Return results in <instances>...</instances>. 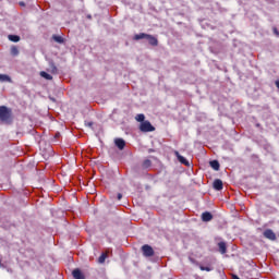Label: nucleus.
Returning <instances> with one entry per match:
<instances>
[{
  "label": "nucleus",
  "instance_id": "9",
  "mask_svg": "<svg viewBox=\"0 0 279 279\" xmlns=\"http://www.w3.org/2000/svg\"><path fill=\"white\" fill-rule=\"evenodd\" d=\"M114 143H116V146L118 147V149H125V140L116 138Z\"/></svg>",
  "mask_w": 279,
  "mask_h": 279
},
{
  "label": "nucleus",
  "instance_id": "8",
  "mask_svg": "<svg viewBox=\"0 0 279 279\" xmlns=\"http://www.w3.org/2000/svg\"><path fill=\"white\" fill-rule=\"evenodd\" d=\"M146 40H148L149 45H151V47H158V38H156L153 35H147Z\"/></svg>",
  "mask_w": 279,
  "mask_h": 279
},
{
  "label": "nucleus",
  "instance_id": "12",
  "mask_svg": "<svg viewBox=\"0 0 279 279\" xmlns=\"http://www.w3.org/2000/svg\"><path fill=\"white\" fill-rule=\"evenodd\" d=\"M209 165H210L211 169H214V171H219V169L221 167V165H219V162L217 160H211L209 162Z\"/></svg>",
  "mask_w": 279,
  "mask_h": 279
},
{
  "label": "nucleus",
  "instance_id": "27",
  "mask_svg": "<svg viewBox=\"0 0 279 279\" xmlns=\"http://www.w3.org/2000/svg\"><path fill=\"white\" fill-rule=\"evenodd\" d=\"M54 138H60V133H56Z\"/></svg>",
  "mask_w": 279,
  "mask_h": 279
},
{
  "label": "nucleus",
  "instance_id": "29",
  "mask_svg": "<svg viewBox=\"0 0 279 279\" xmlns=\"http://www.w3.org/2000/svg\"><path fill=\"white\" fill-rule=\"evenodd\" d=\"M276 86H277V88L279 89V81H276Z\"/></svg>",
  "mask_w": 279,
  "mask_h": 279
},
{
  "label": "nucleus",
  "instance_id": "17",
  "mask_svg": "<svg viewBox=\"0 0 279 279\" xmlns=\"http://www.w3.org/2000/svg\"><path fill=\"white\" fill-rule=\"evenodd\" d=\"M106 258H108V254L107 253H102L99 258H98V263L100 265H102V263H106Z\"/></svg>",
  "mask_w": 279,
  "mask_h": 279
},
{
  "label": "nucleus",
  "instance_id": "4",
  "mask_svg": "<svg viewBox=\"0 0 279 279\" xmlns=\"http://www.w3.org/2000/svg\"><path fill=\"white\" fill-rule=\"evenodd\" d=\"M174 156L178 158L179 162H181V165H184L185 167H189L191 163L189 162V160H186V158H184L182 155H180V151L174 150Z\"/></svg>",
  "mask_w": 279,
  "mask_h": 279
},
{
  "label": "nucleus",
  "instance_id": "3",
  "mask_svg": "<svg viewBox=\"0 0 279 279\" xmlns=\"http://www.w3.org/2000/svg\"><path fill=\"white\" fill-rule=\"evenodd\" d=\"M142 254L146 258H149V257L154 256V254H155L154 247H151V245H149V244H144L142 246Z\"/></svg>",
  "mask_w": 279,
  "mask_h": 279
},
{
  "label": "nucleus",
  "instance_id": "28",
  "mask_svg": "<svg viewBox=\"0 0 279 279\" xmlns=\"http://www.w3.org/2000/svg\"><path fill=\"white\" fill-rule=\"evenodd\" d=\"M88 128H93V122L87 123Z\"/></svg>",
  "mask_w": 279,
  "mask_h": 279
},
{
  "label": "nucleus",
  "instance_id": "2",
  "mask_svg": "<svg viewBox=\"0 0 279 279\" xmlns=\"http://www.w3.org/2000/svg\"><path fill=\"white\" fill-rule=\"evenodd\" d=\"M140 130L142 132H156V128L147 120L140 124Z\"/></svg>",
  "mask_w": 279,
  "mask_h": 279
},
{
  "label": "nucleus",
  "instance_id": "11",
  "mask_svg": "<svg viewBox=\"0 0 279 279\" xmlns=\"http://www.w3.org/2000/svg\"><path fill=\"white\" fill-rule=\"evenodd\" d=\"M218 247H219L220 254H226V252H228V247L226 246V242H219Z\"/></svg>",
  "mask_w": 279,
  "mask_h": 279
},
{
  "label": "nucleus",
  "instance_id": "21",
  "mask_svg": "<svg viewBox=\"0 0 279 279\" xmlns=\"http://www.w3.org/2000/svg\"><path fill=\"white\" fill-rule=\"evenodd\" d=\"M49 66L51 69V73H58V68L56 66V63H53V61L49 63Z\"/></svg>",
  "mask_w": 279,
  "mask_h": 279
},
{
  "label": "nucleus",
  "instance_id": "5",
  "mask_svg": "<svg viewBox=\"0 0 279 279\" xmlns=\"http://www.w3.org/2000/svg\"><path fill=\"white\" fill-rule=\"evenodd\" d=\"M264 236H265V239H268L269 241H276V234H275L274 230H271V229H266L264 231Z\"/></svg>",
  "mask_w": 279,
  "mask_h": 279
},
{
  "label": "nucleus",
  "instance_id": "1",
  "mask_svg": "<svg viewBox=\"0 0 279 279\" xmlns=\"http://www.w3.org/2000/svg\"><path fill=\"white\" fill-rule=\"evenodd\" d=\"M0 121L2 123H12V109L0 106Z\"/></svg>",
  "mask_w": 279,
  "mask_h": 279
},
{
  "label": "nucleus",
  "instance_id": "26",
  "mask_svg": "<svg viewBox=\"0 0 279 279\" xmlns=\"http://www.w3.org/2000/svg\"><path fill=\"white\" fill-rule=\"evenodd\" d=\"M191 263H194L195 265H199L197 262H195V259L190 258Z\"/></svg>",
  "mask_w": 279,
  "mask_h": 279
},
{
  "label": "nucleus",
  "instance_id": "14",
  "mask_svg": "<svg viewBox=\"0 0 279 279\" xmlns=\"http://www.w3.org/2000/svg\"><path fill=\"white\" fill-rule=\"evenodd\" d=\"M8 39L11 40V43H19L21 37L19 35H9Z\"/></svg>",
  "mask_w": 279,
  "mask_h": 279
},
{
  "label": "nucleus",
  "instance_id": "15",
  "mask_svg": "<svg viewBox=\"0 0 279 279\" xmlns=\"http://www.w3.org/2000/svg\"><path fill=\"white\" fill-rule=\"evenodd\" d=\"M52 40L54 43H59V45H62V43H64V38H62V36H58V35H53Z\"/></svg>",
  "mask_w": 279,
  "mask_h": 279
},
{
  "label": "nucleus",
  "instance_id": "6",
  "mask_svg": "<svg viewBox=\"0 0 279 279\" xmlns=\"http://www.w3.org/2000/svg\"><path fill=\"white\" fill-rule=\"evenodd\" d=\"M215 191H223V181L216 179L213 183Z\"/></svg>",
  "mask_w": 279,
  "mask_h": 279
},
{
  "label": "nucleus",
  "instance_id": "16",
  "mask_svg": "<svg viewBox=\"0 0 279 279\" xmlns=\"http://www.w3.org/2000/svg\"><path fill=\"white\" fill-rule=\"evenodd\" d=\"M40 76L44 77V80H53V76H51V74H49L45 71L40 72Z\"/></svg>",
  "mask_w": 279,
  "mask_h": 279
},
{
  "label": "nucleus",
  "instance_id": "19",
  "mask_svg": "<svg viewBox=\"0 0 279 279\" xmlns=\"http://www.w3.org/2000/svg\"><path fill=\"white\" fill-rule=\"evenodd\" d=\"M135 120H136L138 123L145 122V114L138 113V114L135 117Z\"/></svg>",
  "mask_w": 279,
  "mask_h": 279
},
{
  "label": "nucleus",
  "instance_id": "18",
  "mask_svg": "<svg viewBox=\"0 0 279 279\" xmlns=\"http://www.w3.org/2000/svg\"><path fill=\"white\" fill-rule=\"evenodd\" d=\"M19 53H20L19 47L12 46L11 47V56L16 57V56H19Z\"/></svg>",
  "mask_w": 279,
  "mask_h": 279
},
{
  "label": "nucleus",
  "instance_id": "20",
  "mask_svg": "<svg viewBox=\"0 0 279 279\" xmlns=\"http://www.w3.org/2000/svg\"><path fill=\"white\" fill-rule=\"evenodd\" d=\"M149 167H151V160L146 159L143 161V168L144 169H149Z\"/></svg>",
  "mask_w": 279,
  "mask_h": 279
},
{
  "label": "nucleus",
  "instance_id": "24",
  "mask_svg": "<svg viewBox=\"0 0 279 279\" xmlns=\"http://www.w3.org/2000/svg\"><path fill=\"white\" fill-rule=\"evenodd\" d=\"M272 32H274V34H276V35L278 36V38H279V31H278V28H277V27H274V28H272Z\"/></svg>",
  "mask_w": 279,
  "mask_h": 279
},
{
  "label": "nucleus",
  "instance_id": "23",
  "mask_svg": "<svg viewBox=\"0 0 279 279\" xmlns=\"http://www.w3.org/2000/svg\"><path fill=\"white\" fill-rule=\"evenodd\" d=\"M10 76L5 74H0V82H10Z\"/></svg>",
  "mask_w": 279,
  "mask_h": 279
},
{
  "label": "nucleus",
  "instance_id": "7",
  "mask_svg": "<svg viewBox=\"0 0 279 279\" xmlns=\"http://www.w3.org/2000/svg\"><path fill=\"white\" fill-rule=\"evenodd\" d=\"M72 276L74 279H86V277L84 276L82 270H80L78 268H76L72 271Z\"/></svg>",
  "mask_w": 279,
  "mask_h": 279
},
{
  "label": "nucleus",
  "instance_id": "30",
  "mask_svg": "<svg viewBox=\"0 0 279 279\" xmlns=\"http://www.w3.org/2000/svg\"><path fill=\"white\" fill-rule=\"evenodd\" d=\"M233 279H241V278H239V276L236 275H233Z\"/></svg>",
  "mask_w": 279,
  "mask_h": 279
},
{
  "label": "nucleus",
  "instance_id": "13",
  "mask_svg": "<svg viewBox=\"0 0 279 279\" xmlns=\"http://www.w3.org/2000/svg\"><path fill=\"white\" fill-rule=\"evenodd\" d=\"M148 35L149 34L140 33V34L134 35L133 39L134 40H143V38H147Z\"/></svg>",
  "mask_w": 279,
  "mask_h": 279
},
{
  "label": "nucleus",
  "instance_id": "10",
  "mask_svg": "<svg viewBox=\"0 0 279 279\" xmlns=\"http://www.w3.org/2000/svg\"><path fill=\"white\" fill-rule=\"evenodd\" d=\"M202 220L203 221H213V214H210L209 211L203 213Z\"/></svg>",
  "mask_w": 279,
  "mask_h": 279
},
{
  "label": "nucleus",
  "instance_id": "31",
  "mask_svg": "<svg viewBox=\"0 0 279 279\" xmlns=\"http://www.w3.org/2000/svg\"><path fill=\"white\" fill-rule=\"evenodd\" d=\"M20 5H25V3L21 2Z\"/></svg>",
  "mask_w": 279,
  "mask_h": 279
},
{
  "label": "nucleus",
  "instance_id": "25",
  "mask_svg": "<svg viewBox=\"0 0 279 279\" xmlns=\"http://www.w3.org/2000/svg\"><path fill=\"white\" fill-rule=\"evenodd\" d=\"M117 197H118L119 201H121V199H123V194L118 193V196H117Z\"/></svg>",
  "mask_w": 279,
  "mask_h": 279
},
{
  "label": "nucleus",
  "instance_id": "22",
  "mask_svg": "<svg viewBox=\"0 0 279 279\" xmlns=\"http://www.w3.org/2000/svg\"><path fill=\"white\" fill-rule=\"evenodd\" d=\"M201 271H213V267L199 265Z\"/></svg>",
  "mask_w": 279,
  "mask_h": 279
}]
</instances>
